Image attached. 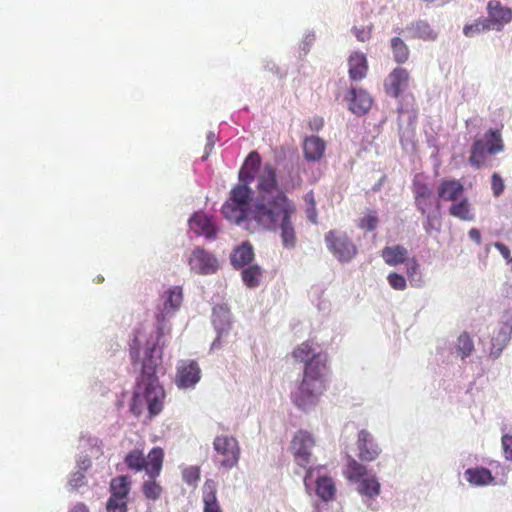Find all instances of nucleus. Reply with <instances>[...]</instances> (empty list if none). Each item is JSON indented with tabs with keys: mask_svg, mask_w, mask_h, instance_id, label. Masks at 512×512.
<instances>
[{
	"mask_svg": "<svg viewBox=\"0 0 512 512\" xmlns=\"http://www.w3.org/2000/svg\"><path fill=\"white\" fill-rule=\"evenodd\" d=\"M241 184L231 191V197L222 207L223 216L237 225L247 221L266 231H280L284 248L293 249L297 237L293 222L295 204L286 196L288 189L298 183L282 181L279 183L276 171L270 164L261 168V159L257 152H251L240 172Z\"/></svg>",
	"mask_w": 512,
	"mask_h": 512,
	"instance_id": "1",
	"label": "nucleus"
},
{
	"mask_svg": "<svg viewBox=\"0 0 512 512\" xmlns=\"http://www.w3.org/2000/svg\"><path fill=\"white\" fill-rule=\"evenodd\" d=\"M165 343L164 328L150 324L137 328L130 342L131 359L142 370L141 380L134 393V403L145 402L152 415H157L162 410L164 399V390L154 374L162 362Z\"/></svg>",
	"mask_w": 512,
	"mask_h": 512,
	"instance_id": "2",
	"label": "nucleus"
},
{
	"mask_svg": "<svg viewBox=\"0 0 512 512\" xmlns=\"http://www.w3.org/2000/svg\"><path fill=\"white\" fill-rule=\"evenodd\" d=\"M326 375L327 372L316 374L313 368H308L301 383L291 394L292 402L298 409L306 413L316 409L327 389Z\"/></svg>",
	"mask_w": 512,
	"mask_h": 512,
	"instance_id": "3",
	"label": "nucleus"
},
{
	"mask_svg": "<svg viewBox=\"0 0 512 512\" xmlns=\"http://www.w3.org/2000/svg\"><path fill=\"white\" fill-rule=\"evenodd\" d=\"M345 475L350 482L356 484V491L364 498L366 506L371 508V503H368V500L376 498L381 491V485L376 475L351 457H348Z\"/></svg>",
	"mask_w": 512,
	"mask_h": 512,
	"instance_id": "4",
	"label": "nucleus"
},
{
	"mask_svg": "<svg viewBox=\"0 0 512 512\" xmlns=\"http://www.w3.org/2000/svg\"><path fill=\"white\" fill-rule=\"evenodd\" d=\"M504 150V143L499 130L489 129L482 137L477 138L472 147L469 163L475 167H482L487 155L500 153Z\"/></svg>",
	"mask_w": 512,
	"mask_h": 512,
	"instance_id": "5",
	"label": "nucleus"
},
{
	"mask_svg": "<svg viewBox=\"0 0 512 512\" xmlns=\"http://www.w3.org/2000/svg\"><path fill=\"white\" fill-rule=\"evenodd\" d=\"M291 356L296 362L305 364L304 373L308 372V368H313L316 374L328 372L327 354L313 341L307 340L296 346Z\"/></svg>",
	"mask_w": 512,
	"mask_h": 512,
	"instance_id": "6",
	"label": "nucleus"
},
{
	"mask_svg": "<svg viewBox=\"0 0 512 512\" xmlns=\"http://www.w3.org/2000/svg\"><path fill=\"white\" fill-rule=\"evenodd\" d=\"M324 467L317 465L310 467L305 472L303 482L307 493L315 492L323 501L332 500L336 493V487L332 478L323 473Z\"/></svg>",
	"mask_w": 512,
	"mask_h": 512,
	"instance_id": "7",
	"label": "nucleus"
},
{
	"mask_svg": "<svg viewBox=\"0 0 512 512\" xmlns=\"http://www.w3.org/2000/svg\"><path fill=\"white\" fill-rule=\"evenodd\" d=\"M315 444L314 436L306 430L297 431L291 440L290 451L294 462L305 472L308 468L315 467L316 459L312 453Z\"/></svg>",
	"mask_w": 512,
	"mask_h": 512,
	"instance_id": "8",
	"label": "nucleus"
},
{
	"mask_svg": "<svg viewBox=\"0 0 512 512\" xmlns=\"http://www.w3.org/2000/svg\"><path fill=\"white\" fill-rule=\"evenodd\" d=\"M213 449L216 453L214 461L220 468L228 471L238 464L240 447L237 439L233 436H216L213 441Z\"/></svg>",
	"mask_w": 512,
	"mask_h": 512,
	"instance_id": "9",
	"label": "nucleus"
},
{
	"mask_svg": "<svg viewBox=\"0 0 512 512\" xmlns=\"http://www.w3.org/2000/svg\"><path fill=\"white\" fill-rule=\"evenodd\" d=\"M125 462L130 469L144 470L148 476L158 477L162 469L163 451L154 448L145 458L140 451L134 450L126 456Z\"/></svg>",
	"mask_w": 512,
	"mask_h": 512,
	"instance_id": "10",
	"label": "nucleus"
},
{
	"mask_svg": "<svg viewBox=\"0 0 512 512\" xmlns=\"http://www.w3.org/2000/svg\"><path fill=\"white\" fill-rule=\"evenodd\" d=\"M187 263L190 272L202 276L215 274L220 266L218 258L212 252L200 246L191 250L187 257Z\"/></svg>",
	"mask_w": 512,
	"mask_h": 512,
	"instance_id": "11",
	"label": "nucleus"
},
{
	"mask_svg": "<svg viewBox=\"0 0 512 512\" xmlns=\"http://www.w3.org/2000/svg\"><path fill=\"white\" fill-rule=\"evenodd\" d=\"M329 251L340 262H350L357 254V248L348 236L341 231H329L325 235Z\"/></svg>",
	"mask_w": 512,
	"mask_h": 512,
	"instance_id": "12",
	"label": "nucleus"
},
{
	"mask_svg": "<svg viewBox=\"0 0 512 512\" xmlns=\"http://www.w3.org/2000/svg\"><path fill=\"white\" fill-rule=\"evenodd\" d=\"M212 323L217 336L213 341L211 348L218 349L227 342L231 329L230 312L225 305H218L214 307Z\"/></svg>",
	"mask_w": 512,
	"mask_h": 512,
	"instance_id": "13",
	"label": "nucleus"
},
{
	"mask_svg": "<svg viewBox=\"0 0 512 512\" xmlns=\"http://www.w3.org/2000/svg\"><path fill=\"white\" fill-rule=\"evenodd\" d=\"M176 369L175 384L179 389H193L201 379V369L194 360H180Z\"/></svg>",
	"mask_w": 512,
	"mask_h": 512,
	"instance_id": "14",
	"label": "nucleus"
},
{
	"mask_svg": "<svg viewBox=\"0 0 512 512\" xmlns=\"http://www.w3.org/2000/svg\"><path fill=\"white\" fill-rule=\"evenodd\" d=\"M488 17L485 18L491 30L501 31L512 21V10L503 6L498 0H490L487 4Z\"/></svg>",
	"mask_w": 512,
	"mask_h": 512,
	"instance_id": "15",
	"label": "nucleus"
},
{
	"mask_svg": "<svg viewBox=\"0 0 512 512\" xmlns=\"http://www.w3.org/2000/svg\"><path fill=\"white\" fill-rule=\"evenodd\" d=\"M189 230L207 240L216 238L218 228L212 217L202 211L195 212L188 220Z\"/></svg>",
	"mask_w": 512,
	"mask_h": 512,
	"instance_id": "16",
	"label": "nucleus"
},
{
	"mask_svg": "<svg viewBox=\"0 0 512 512\" xmlns=\"http://www.w3.org/2000/svg\"><path fill=\"white\" fill-rule=\"evenodd\" d=\"M463 477L466 480V482L471 487L474 488H482L498 484H505L504 480L498 482L496 480V477L492 474V471L483 466H474L467 468L463 473Z\"/></svg>",
	"mask_w": 512,
	"mask_h": 512,
	"instance_id": "17",
	"label": "nucleus"
},
{
	"mask_svg": "<svg viewBox=\"0 0 512 512\" xmlns=\"http://www.w3.org/2000/svg\"><path fill=\"white\" fill-rule=\"evenodd\" d=\"M408 83V71L404 68L397 67L385 79V91L392 97H398L408 87Z\"/></svg>",
	"mask_w": 512,
	"mask_h": 512,
	"instance_id": "18",
	"label": "nucleus"
},
{
	"mask_svg": "<svg viewBox=\"0 0 512 512\" xmlns=\"http://www.w3.org/2000/svg\"><path fill=\"white\" fill-rule=\"evenodd\" d=\"M357 447L359 450V458L363 461H374L381 453V449L375 442L371 433L361 430L358 433Z\"/></svg>",
	"mask_w": 512,
	"mask_h": 512,
	"instance_id": "19",
	"label": "nucleus"
},
{
	"mask_svg": "<svg viewBox=\"0 0 512 512\" xmlns=\"http://www.w3.org/2000/svg\"><path fill=\"white\" fill-rule=\"evenodd\" d=\"M183 300L182 289L178 286L172 287L162 295V307L159 317L168 318L180 308Z\"/></svg>",
	"mask_w": 512,
	"mask_h": 512,
	"instance_id": "20",
	"label": "nucleus"
},
{
	"mask_svg": "<svg viewBox=\"0 0 512 512\" xmlns=\"http://www.w3.org/2000/svg\"><path fill=\"white\" fill-rule=\"evenodd\" d=\"M349 109L356 115H363L372 106V98L363 89L352 88L349 92Z\"/></svg>",
	"mask_w": 512,
	"mask_h": 512,
	"instance_id": "21",
	"label": "nucleus"
},
{
	"mask_svg": "<svg viewBox=\"0 0 512 512\" xmlns=\"http://www.w3.org/2000/svg\"><path fill=\"white\" fill-rule=\"evenodd\" d=\"M254 256L255 254L252 245L249 242L244 241L233 249L230 255V261L234 268L241 269L252 265Z\"/></svg>",
	"mask_w": 512,
	"mask_h": 512,
	"instance_id": "22",
	"label": "nucleus"
},
{
	"mask_svg": "<svg viewBox=\"0 0 512 512\" xmlns=\"http://www.w3.org/2000/svg\"><path fill=\"white\" fill-rule=\"evenodd\" d=\"M463 185L457 180H444L438 188L439 198L452 203L463 197Z\"/></svg>",
	"mask_w": 512,
	"mask_h": 512,
	"instance_id": "23",
	"label": "nucleus"
},
{
	"mask_svg": "<svg viewBox=\"0 0 512 512\" xmlns=\"http://www.w3.org/2000/svg\"><path fill=\"white\" fill-rule=\"evenodd\" d=\"M381 256L389 266L404 264L409 259L408 250L401 245L386 246L382 250Z\"/></svg>",
	"mask_w": 512,
	"mask_h": 512,
	"instance_id": "24",
	"label": "nucleus"
},
{
	"mask_svg": "<svg viewBox=\"0 0 512 512\" xmlns=\"http://www.w3.org/2000/svg\"><path fill=\"white\" fill-rule=\"evenodd\" d=\"M349 75L353 80H361L366 76L368 65L365 54L354 52L350 55L349 60Z\"/></svg>",
	"mask_w": 512,
	"mask_h": 512,
	"instance_id": "25",
	"label": "nucleus"
},
{
	"mask_svg": "<svg viewBox=\"0 0 512 512\" xmlns=\"http://www.w3.org/2000/svg\"><path fill=\"white\" fill-rule=\"evenodd\" d=\"M303 150L308 161H317L325 151V143L317 136L307 137L303 143Z\"/></svg>",
	"mask_w": 512,
	"mask_h": 512,
	"instance_id": "26",
	"label": "nucleus"
},
{
	"mask_svg": "<svg viewBox=\"0 0 512 512\" xmlns=\"http://www.w3.org/2000/svg\"><path fill=\"white\" fill-rule=\"evenodd\" d=\"M217 486L213 480H207L203 486V512H222L216 498Z\"/></svg>",
	"mask_w": 512,
	"mask_h": 512,
	"instance_id": "27",
	"label": "nucleus"
},
{
	"mask_svg": "<svg viewBox=\"0 0 512 512\" xmlns=\"http://www.w3.org/2000/svg\"><path fill=\"white\" fill-rule=\"evenodd\" d=\"M449 213L462 221H473L475 219L474 210L466 197L453 202L449 208Z\"/></svg>",
	"mask_w": 512,
	"mask_h": 512,
	"instance_id": "28",
	"label": "nucleus"
},
{
	"mask_svg": "<svg viewBox=\"0 0 512 512\" xmlns=\"http://www.w3.org/2000/svg\"><path fill=\"white\" fill-rule=\"evenodd\" d=\"M407 32L413 38H419L425 41L435 40L437 33L425 21H417L406 28Z\"/></svg>",
	"mask_w": 512,
	"mask_h": 512,
	"instance_id": "29",
	"label": "nucleus"
},
{
	"mask_svg": "<svg viewBox=\"0 0 512 512\" xmlns=\"http://www.w3.org/2000/svg\"><path fill=\"white\" fill-rule=\"evenodd\" d=\"M241 277L243 283L251 289L257 288L262 280L263 277V270L262 268L257 264H252L249 266H246L244 268H241Z\"/></svg>",
	"mask_w": 512,
	"mask_h": 512,
	"instance_id": "30",
	"label": "nucleus"
},
{
	"mask_svg": "<svg viewBox=\"0 0 512 512\" xmlns=\"http://www.w3.org/2000/svg\"><path fill=\"white\" fill-rule=\"evenodd\" d=\"M404 264L410 285L414 288L423 287L424 279L419 262L413 257L409 258Z\"/></svg>",
	"mask_w": 512,
	"mask_h": 512,
	"instance_id": "31",
	"label": "nucleus"
},
{
	"mask_svg": "<svg viewBox=\"0 0 512 512\" xmlns=\"http://www.w3.org/2000/svg\"><path fill=\"white\" fill-rule=\"evenodd\" d=\"M391 51L394 60L399 63H405L409 58V48L400 37H393L390 41Z\"/></svg>",
	"mask_w": 512,
	"mask_h": 512,
	"instance_id": "32",
	"label": "nucleus"
},
{
	"mask_svg": "<svg viewBox=\"0 0 512 512\" xmlns=\"http://www.w3.org/2000/svg\"><path fill=\"white\" fill-rule=\"evenodd\" d=\"M423 215L426 216V220L423 223L425 231L427 233L439 232L442 226L439 206H435L434 209L423 213Z\"/></svg>",
	"mask_w": 512,
	"mask_h": 512,
	"instance_id": "33",
	"label": "nucleus"
},
{
	"mask_svg": "<svg viewBox=\"0 0 512 512\" xmlns=\"http://www.w3.org/2000/svg\"><path fill=\"white\" fill-rule=\"evenodd\" d=\"M111 496L127 498L130 482L127 476H120L111 481Z\"/></svg>",
	"mask_w": 512,
	"mask_h": 512,
	"instance_id": "34",
	"label": "nucleus"
},
{
	"mask_svg": "<svg viewBox=\"0 0 512 512\" xmlns=\"http://www.w3.org/2000/svg\"><path fill=\"white\" fill-rule=\"evenodd\" d=\"M457 354L462 358H466L471 355L474 350V344L471 337L467 333L459 335L455 344Z\"/></svg>",
	"mask_w": 512,
	"mask_h": 512,
	"instance_id": "35",
	"label": "nucleus"
},
{
	"mask_svg": "<svg viewBox=\"0 0 512 512\" xmlns=\"http://www.w3.org/2000/svg\"><path fill=\"white\" fill-rule=\"evenodd\" d=\"M491 30L485 18H479L473 23L466 24L463 28V34L466 37H475L484 31Z\"/></svg>",
	"mask_w": 512,
	"mask_h": 512,
	"instance_id": "36",
	"label": "nucleus"
},
{
	"mask_svg": "<svg viewBox=\"0 0 512 512\" xmlns=\"http://www.w3.org/2000/svg\"><path fill=\"white\" fill-rule=\"evenodd\" d=\"M156 478L157 477L148 476V479L144 481L142 487L145 497L151 500H157L162 493V488L159 483L156 482Z\"/></svg>",
	"mask_w": 512,
	"mask_h": 512,
	"instance_id": "37",
	"label": "nucleus"
},
{
	"mask_svg": "<svg viewBox=\"0 0 512 512\" xmlns=\"http://www.w3.org/2000/svg\"><path fill=\"white\" fill-rule=\"evenodd\" d=\"M107 512H127L126 498L110 496L106 504Z\"/></svg>",
	"mask_w": 512,
	"mask_h": 512,
	"instance_id": "38",
	"label": "nucleus"
},
{
	"mask_svg": "<svg viewBox=\"0 0 512 512\" xmlns=\"http://www.w3.org/2000/svg\"><path fill=\"white\" fill-rule=\"evenodd\" d=\"M183 480L191 485L195 486L200 479V468L198 466H189L182 471Z\"/></svg>",
	"mask_w": 512,
	"mask_h": 512,
	"instance_id": "39",
	"label": "nucleus"
},
{
	"mask_svg": "<svg viewBox=\"0 0 512 512\" xmlns=\"http://www.w3.org/2000/svg\"><path fill=\"white\" fill-rule=\"evenodd\" d=\"M387 281H388L389 285L395 290L403 291L407 287V282H406L405 277L396 272H392V273L388 274Z\"/></svg>",
	"mask_w": 512,
	"mask_h": 512,
	"instance_id": "40",
	"label": "nucleus"
},
{
	"mask_svg": "<svg viewBox=\"0 0 512 512\" xmlns=\"http://www.w3.org/2000/svg\"><path fill=\"white\" fill-rule=\"evenodd\" d=\"M505 188L504 181L498 173L491 176V189L494 197H499Z\"/></svg>",
	"mask_w": 512,
	"mask_h": 512,
	"instance_id": "41",
	"label": "nucleus"
},
{
	"mask_svg": "<svg viewBox=\"0 0 512 512\" xmlns=\"http://www.w3.org/2000/svg\"><path fill=\"white\" fill-rule=\"evenodd\" d=\"M85 484V475L82 471L76 470L71 473L68 480V487L75 490Z\"/></svg>",
	"mask_w": 512,
	"mask_h": 512,
	"instance_id": "42",
	"label": "nucleus"
},
{
	"mask_svg": "<svg viewBox=\"0 0 512 512\" xmlns=\"http://www.w3.org/2000/svg\"><path fill=\"white\" fill-rule=\"evenodd\" d=\"M501 446L504 458L507 461H512V434H504L501 437Z\"/></svg>",
	"mask_w": 512,
	"mask_h": 512,
	"instance_id": "43",
	"label": "nucleus"
},
{
	"mask_svg": "<svg viewBox=\"0 0 512 512\" xmlns=\"http://www.w3.org/2000/svg\"><path fill=\"white\" fill-rule=\"evenodd\" d=\"M416 205L422 214L434 209L435 206H439L438 203L436 202L434 196L431 198H428V197H425L423 199L420 198V199L416 200Z\"/></svg>",
	"mask_w": 512,
	"mask_h": 512,
	"instance_id": "44",
	"label": "nucleus"
},
{
	"mask_svg": "<svg viewBox=\"0 0 512 512\" xmlns=\"http://www.w3.org/2000/svg\"><path fill=\"white\" fill-rule=\"evenodd\" d=\"M414 192H415V199L418 200L420 198H425V197H428V198H431L433 197V192L432 190L426 186L425 184L423 183H420L419 181H415L414 182Z\"/></svg>",
	"mask_w": 512,
	"mask_h": 512,
	"instance_id": "45",
	"label": "nucleus"
},
{
	"mask_svg": "<svg viewBox=\"0 0 512 512\" xmlns=\"http://www.w3.org/2000/svg\"><path fill=\"white\" fill-rule=\"evenodd\" d=\"M378 224V218L375 214L369 213L360 221V227L368 231H372Z\"/></svg>",
	"mask_w": 512,
	"mask_h": 512,
	"instance_id": "46",
	"label": "nucleus"
},
{
	"mask_svg": "<svg viewBox=\"0 0 512 512\" xmlns=\"http://www.w3.org/2000/svg\"><path fill=\"white\" fill-rule=\"evenodd\" d=\"M353 33L360 42H365L370 38V31L366 28L359 29L355 27Z\"/></svg>",
	"mask_w": 512,
	"mask_h": 512,
	"instance_id": "47",
	"label": "nucleus"
},
{
	"mask_svg": "<svg viewBox=\"0 0 512 512\" xmlns=\"http://www.w3.org/2000/svg\"><path fill=\"white\" fill-rule=\"evenodd\" d=\"M76 468L79 471L85 473V471L90 467V459L87 456H79L76 460Z\"/></svg>",
	"mask_w": 512,
	"mask_h": 512,
	"instance_id": "48",
	"label": "nucleus"
},
{
	"mask_svg": "<svg viewBox=\"0 0 512 512\" xmlns=\"http://www.w3.org/2000/svg\"><path fill=\"white\" fill-rule=\"evenodd\" d=\"M314 40H315V35L313 33H307L304 36V39L301 44V49L304 51L305 54L309 51Z\"/></svg>",
	"mask_w": 512,
	"mask_h": 512,
	"instance_id": "49",
	"label": "nucleus"
},
{
	"mask_svg": "<svg viewBox=\"0 0 512 512\" xmlns=\"http://www.w3.org/2000/svg\"><path fill=\"white\" fill-rule=\"evenodd\" d=\"M215 145V134L214 132H209L207 135V143L205 145V155L203 156V159H206L210 151L213 149Z\"/></svg>",
	"mask_w": 512,
	"mask_h": 512,
	"instance_id": "50",
	"label": "nucleus"
},
{
	"mask_svg": "<svg viewBox=\"0 0 512 512\" xmlns=\"http://www.w3.org/2000/svg\"><path fill=\"white\" fill-rule=\"evenodd\" d=\"M494 246L503 256V258L506 259V261L509 263V259H512L509 248L500 242H496Z\"/></svg>",
	"mask_w": 512,
	"mask_h": 512,
	"instance_id": "51",
	"label": "nucleus"
},
{
	"mask_svg": "<svg viewBox=\"0 0 512 512\" xmlns=\"http://www.w3.org/2000/svg\"><path fill=\"white\" fill-rule=\"evenodd\" d=\"M468 236L472 241L476 242L477 244H481V234L478 229H476V228L470 229L468 232Z\"/></svg>",
	"mask_w": 512,
	"mask_h": 512,
	"instance_id": "52",
	"label": "nucleus"
},
{
	"mask_svg": "<svg viewBox=\"0 0 512 512\" xmlns=\"http://www.w3.org/2000/svg\"><path fill=\"white\" fill-rule=\"evenodd\" d=\"M307 217L312 223H317V213L314 206L307 208Z\"/></svg>",
	"mask_w": 512,
	"mask_h": 512,
	"instance_id": "53",
	"label": "nucleus"
},
{
	"mask_svg": "<svg viewBox=\"0 0 512 512\" xmlns=\"http://www.w3.org/2000/svg\"><path fill=\"white\" fill-rule=\"evenodd\" d=\"M312 130H319L323 126L322 118H314L309 123Z\"/></svg>",
	"mask_w": 512,
	"mask_h": 512,
	"instance_id": "54",
	"label": "nucleus"
},
{
	"mask_svg": "<svg viewBox=\"0 0 512 512\" xmlns=\"http://www.w3.org/2000/svg\"><path fill=\"white\" fill-rule=\"evenodd\" d=\"M70 512H89V510L84 504L78 503L71 509Z\"/></svg>",
	"mask_w": 512,
	"mask_h": 512,
	"instance_id": "55",
	"label": "nucleus"
},
{
	"mask_svg": "<svg viewBox=\"0 0 512 512\" xmlns=\"http://www.w3.org/2000/svg\"><path fill=\"white\" fill-rule=\"evenodd\" d=\"M306 202L310 205V206H314V198H313V194L312 193H308L306 195V198H305Z\"/></svg>",
	"mask_w": 512,
	"mask_h": 512,
	"instance_id": "56",
	"label": "nucleus"
},
{
	"mask_svg": "<svg viewBox=\"0 0 512 512\" xmlns=\"http://www.w3.org/2000/svg\"><path fill=\"white\" fill-rule=\"evenodd\" d=\"M501 351H502V349H501V348H499V349H497V350H493V351L491 352V354H492V356H493L494 358H497V357H499V356H500Z\"/></svg>",
	"mask_w": 512,
	"mask_h": 512,
	"instance_id": "57",
	"label": "nucleus"
},
{
	"mask_svg": "<svg viewBox=\"0 0 512 512\" xmlns=\"http://www.w3.org/2000/svg\"><path fill=\"white\" fill-rule=\"evenodd\" d=\"M504 335H505V340H507V335H508V333H507V332H504Z\"/></svg>",
	"mask_w": 512,
	"mask_h": 512,
	"instance_id": "58",
	"label": "nucleus"
}]
</instances>
